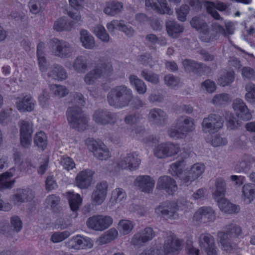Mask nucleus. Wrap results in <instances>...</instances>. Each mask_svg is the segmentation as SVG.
I'll use <instances>...</instances> for the list:
<instances>
[{
	"label": "nucleus",
	"mask_w": 255,
	"mask_h": 255,
	"mask_svg": "<svg viewBox=\"0 0 255 255\" xmlns=\"http://www.w3.org/2000/svg\"><path fill=\"white\" fill-rule=\"evenodd\" d=\"M53 27L58 31L69 30L72 27V24L67 21L66 17H62L55 21Z\"/></svg>",
	"instance_id": "ea45409f"
},
{
	"label": "nucleus",
	"mask_w": 255,
	"mask_h": 255,
	"mask_svg": "<svg viewBox=\"0 0 255 255\" xmlns=\"http://www.w3.org/2000/svg\"><path fill=\"white\" fill-rule=\"evenodd\" d=\"M80 41L85 48L92 49L95 46L94 37L87 30L80 31Z\"/></svg>",
	"instance_id": "f704fd0d"
},
{
	"label": "nucleus",
	"mask_w": 255,
	"mask_h": 255,
	"mask_svg": "<svg viewBox=\"0 0 255 255\" xmlns=\"http://www.w3.org/2000/svg\"><path fill=\"white\" fill-rule=\"evenodd\" d=\"M145 5L146 9L155 10L160 13H167L170 14L173 11L167 6L166 0H157V4L153 1V0H144Z\"/></svg>",
	"instance_id": "f3484780"
},
{
	"label": "nucleus",
	"mask_w": 255,
	"mask_h": 255,
	"mask_svg": "<svg viewBox=\"0 0 255 255\" xmlns=\"http://www.w3.org/2000/svg\"><path fill=\"white\" fill-rule=\"evenodd\" d=\"M10 225L14 231L19 232L22 227V223L19 217L14 216L10 218Z\"/></svg>",
	"instance_id": "5fc2aeb1"
},
{
	"label": "nucleus",
	"mask_w": 255,
	"mask_h": 255,
	"mask_svg": "<svg viewBox=\"0 0 255 255\" xmlns=\"http://www.w3.org/2000/svg\"><path fill=\"white\" fill-rule=\"evenodd\" d=\"M49 76L58 80H63L66 78V74L64 69L60 66L56 67L50 72Z\"/></svg>",
	"instance_id": "8fccbe9b"
},
{
	"label": "nucleus",
	"mask_w": 255,
	"mask_h": 255,
	"mask_svg": "<svg viewBox=\"0 0 255 255\" xmlns=\"http://www.w3.org/2000/svg\"><path fill=\"white\" fill-rule=\"evenodd\" d=\"M229 97L227 94H222L216 95L213 99V103L214 104L218 105L222 104L225 102L229 100Z\"/></svg>",
	"instance_id": "338daca9"
},
{
	"label": "nucleus",
	"mask_w": 255,
	"mask_h": 255,
	"mask_svg": "<svg viewBox=\"0 0 255 255\" xmlns=\"http://www.w3.org/2000/svg\"><path fill=\"white\" fill-rule=\"evenodd\" d=\"M216 85L214 82L210 80H206L202 85V88L208 93H212L216 90Z\"/></svg>",
	"instance_id": "69168bd1"
},
{
	"label": "nucleus",
	"mask_w": 255,
	"mask_h": 255,
	"mask_svg": "<svg viewBox=\"0 0 255 255\" xmlns=\"http://www.w3.org/2000/svg\"><path fill=\"white\" fill-rule=\"evenodd\" d=\"M42 44H39L37 46V57L39 68L42 72H44L47 67V63L45 57L42 55L41 48Z\"/></svg>",
	"instance_id": "603ef678"
},
{
	"label": "nucleus",
	"mask_w": 255,
	"mask_h": 255,
	"mask_svg": "<svg viewBox=\"0 0 255 255\" xmlns=\"http://www.w3.org/2000/svg\"><path fill=\"white\" fill-rule=\"evenodd\" d=\"M30 12L33 14H38L41 10L40 0H30L29 3Z\"/></svg>",
	"instance_id": "864d4df0"
},
{
	"label": "nucleus",
	"mask_w": 255,
	"mask_h": 255,
	"mask_svg": "<svg viewBox=\"0 0 255 255\" xmlns=\"http://www.w3.org/2000/svg\"><path fill=\"white\" fill-rule=\"evenodd\" d=\"M113 223V219L109 216L103 215L90 217L87 221V225L91 229L103 231L108 228Z\"/></svg>",
	"instance_id": "1a4fd4ad"
},
{
	"label": "nucleus",
	"mask_w": 255,
	"mask_h": 255,
	"mask_svg": "<svg viewBox=\"0 0 255 255\" xmlns=\"http://www.w3.org/2000/svg\"><path fill=\"white\" fill-rule=\"evenodd\" d=\"M226 183L222 178L218 179L216 182V189L213 192V196L215 199L218 197L223 196L225 192Z\"/></svg>",
	"instance_id": "49530a36"
},
{
	"label": "nucleus",
	"mask_w": 255,
	"mask_h": 255,
	"mask_svg": "<svg viewBox=\"0 0 255 255\" xmlns=\"http://www.w3.org/2000/svg\"><path fill=\"white\" fill-rule=\"evenodd\" d=\"M222 126L223 122L221 117L212 115L203 120L202 128L204 132L212 133L222 128Z\"/></svg>",
	"instance_id": "9b49d317"
},
{
	"label": "nucleus",
	"mask_w": 255,
	"mask_h": 255,
	"mask_svg": "<svg viewBox=\"0 0 255 255\" xmlns=\"http://www.w3.org/2000/svg\"><path fill=\"white\" fill-rule=\"evenodd\" d=\"M51 89L56 95L59 97H63L68 93V90L62 86L53 85Z\"/></svg>",
	"instance_id": "e2e57ef3"
},
{
	"label": "nucleus",
	"mask_w": 255,
	"mask_h": 255,
	"mask_svg": "<svg viewBox=\"0 0 255 255\" xmlns=\"http://www.w3.org/2000/svg\"><path fill=\"white\" fill-rule=\"evenodd\" d=\"M215 199L218 202L220 210L225 213L229 214L234 213L238 212L239 210L238 206L230 203L226 199L224 198L223 196L218 197V198Z\"/></svg>",
	"instance_id": "7c9ffc66"
},
{
	"label": "nucleus",
	"mask_w": 255,
	"mask_h": 255,
	"mask_svg": "<svg viewBox=\"0 0 255 255\" xmlns=\"http://www.w3.org/2000/svg\"><path fill=\"white\" fill-rule=\"evenodd\" d=\"M141 75L144 78L152 83H157L158 82V77L157 75L153 74L150 72L148 73L146 71H142Z\"/></svg>",
	"instance_id": "774afa93"
},
{
	"label": "nucleus",
	"mask_w": 255,
	"mask_h": 255,
	"mask_svg": "<svg viewBox=\"0 0 255 255\" xmlns=\"http://www.w3.org/2000/svg\"><path fill=\"white\" fill-rule=\"evenodd\" d=\"M180 241L171 238L166 241L163 249L156 246L146 250L140 255H176L180 249Z\"/></svg>",
	"instance_id": "20e7f679"
},
{
	"label": "nucleus",
	"mask_w": 255,
	"mask_h": 255,
	"mask_svg": "<svg viewBox=\"0 0 255 255\" xmlns=\"http://www.w3.org/2000/svg\"><path fill=\"white\" fill-rule=\"evenodd\" d=\"M191 203L185 201L184 203L177 204L174 202H165L160 205L155 209V212L163 217L171 218L176 210L187 211L189 207H191Z\"/></svg>",
	"instance_id": "39448f33"
},
{
	"label": "nucleus",
	"mask_w": 255,
	"mask_h": 255,
	"mask_svg": "<svg viewBox=\"0 0 255 255\" xmlns=\"http://www.w3.org/2000/svg\"><path fill=\"white\" fill-rule=\"evenodd\" d=\"M255 198V190L251 184H245L243 187L242 199L245 204L250 203Z\"/></svg>",
	"instance_id": "72a5a7b5"
},
{
	"label": "nucleus",
	"mask_w": 255,
	"mask_h": 255,
	"mask_svg": "<svg viewBox=\"0 0 255 255\" xmlns=\"http://www.w3.org/2000/svg\"><path fill=\"white\" fill-rule=\"evenodd\" d=\"M133 225L132 222L128 220H122L118 224V230L120 233L123 235H127L132 230Z\"/></svg>",
	"instance_id": "c03bdc74"
},
{
	"label": "nucleus",
	"mask_w": 255,
	"mask_h": 255,
	"mask_svg": "<svg viewBox=\"0 0 255 255\" xmlns=\"http://www.w3.org/2000/svg\"><path fill=\"white\" fill-rule=\"evenodd\" d=\"M186 166L183 161L173 163L169 170L173 176L179 178L183 184L188 185L192 181L198 179L205 171V166L201 163L194 164L189 171L185 170Z\"/></svg>",
	"instance_id": "f257e3e1"
},
{
	"label": "nucleus",
	"mask_w": 255,
	"mask_h": 255,
	"mask_svg": "<svg viewBox=\"0 0 255 255\" xmlns=\"http://www.w3.org/2000/svg\"><path fill=\"white\" fill-rule=\"evenodd\" d=\"M246 100L252 104H255V85L253 84H249L246 86Z\"/></svg>",
	"instance_id": "09e8293b"
},
{
	"label": "nucleus",
	"mask_w": 255,
	"mask_h": 255,
	"mask_svg": "<svg viewBox=\"0 0 255 255\" xmlns=\"http://www.w3.org/2000/svg\"><path fill=\"white\" fill-rule=\"evenodd\" d=\"M69 248L76 249H83L84 248H91L93 246L92 241L87 237L81 236H76L72 237L69 242Z\"/></svg>",
	"instance_id": "2eb2a0df"
},
{
	"label": "nucleus",
	"mask_w": 255,
	"mask_h": 255,
	"mask_svg": "<svg viewBox=\"0 0 255 255\" xmlns=\"http://www.w3.org/2000/svg\"><path fill=\"white\" fill-rule=\"evenodd\" d=\"M228 231L227 234L220 233L218 234L220 244L223 250L225 251H230L232 248L228 240V237H236L241 233L240 227L236 225H232L228 228Z\"/></svg>",
	"instance_id": "9d476101"
},
{
	"label": "nucleus",
	"mask_w": 255,
	"mask_h": 255,
	"mask_svg": "<svg viewBox=\"0 0 255 255\" xmlns=\"http://www.w3.org/2000/svg\"><path fill=\"white\" fill-rule=\"evenodd\" d=\"M61 164L63 168L67 170H71L75 166V164L73 160L67 156H64L62 158Z\"/></svg>",
	"instance_id": "6e6d98bb"
},
{
	"label": "nucleus",
	"mask_w": 255,
	"mask_h": 255,
	"mask_svg": "<svg viewBox=\"0 0 255 255\" xmlns=\"http://www.w3.org/2000/svg\"><path fill=\"white\" fill-rule=\"evenodd\" d=\"M111 71V67L106 69L105 68L96 69L88 73L85 79V82L89 84H92L95 80L101 77L102 75H109Z\"/></svg>",
	"instance_id": "2f4dec72"
},
{
	"label": "nucleus",
	"mask_w": 255,
	"mask_h": 255,
	"mask_svg": "<svg viewBox=\"0 0 255 255\" xmlns=\"http://www.w3.org/2000/svg\"><path fill=\"white\" fill-rule=\"evenodd\" d=\"M123 9L122 2L115 0L106 1L103 5V12L107 15L114 16L120 12Z\"/></svg>",
	"instance_id": "b1692460"
},
{
	"label": "nucleus",
	"mask_w": 255,
	"mask_h": 255,
	"mask_svg": "<svg viewBox=\"0 0 255 255\" xmlns=\"http://www.w3.org/2000/svg\"><path fill=\"white\" fill-rule=\"evenodd\" d=\"M233 107L237 117L243 120H249L251 119V113L245 103L240 99L234 101Z\"/></svg>",
	"instance_id": "ddd939ff"
},
{
	"label": "nucleus",
	"mask_w": 255,
	"mask_h": 255,
	"mask_svg": "<svg viewBox=\"0 0 255 255\" xmlns=\"http://www.w3.org/2000/svg\"><path fill=\"white\" fill-rule=\"evenodd\" d=\"M176 12L178 19L184 21L186 20V16L189 12V7L186 5H183L178 9Z\"/></svg>",
	"instance_id": "052dcab7"
},
{
	"label": "nucleus",
	"mask_w": 255,
	"mask_h": 255,
	"mask_svg": "<svg viewBox=\"0 0 255 255\" xmlns=\"http://www.w3.org/2000/svg\"><path fill=\"white\" fill-rule=\"evenodd\" d=\"M50 45L56 47V54L61 57H69L72 55L71 47L66 42L54 39L50 42Z\"/></svg>",
	"instance_id": "412c9836"
},
{
	"label": "nucleus",
	"mask_w": 255,
	"mask_h": 255,
	"mask_svg": "<svg viewBox=\"0 0 255 255\" xmlns=\"http://www.w3.org/2000/svg\"><path fill=\"white\" fill-rule=\"evenodd\" d=\"M178 127L172 128L169 131L171 137L178 138H183L185 134L194 128V125L193 121L188 118L179 120Z\"/></svg>",
	"instance_id": "0eeeda50"
},
{
	"label": "nucleus",
	"mask_w": 255,
	"mask_h": 255,
	"mask_svg": "<svg viewBox=\"0 0 255 255\" xmlns=\"http://www.w3.org/2000/svg\"><path fill=\"white\" fill-rule=\"evenodd\" d=\"M191 24L201 33L200 38L205 42L213 40L225 34L224 28L217 22H214L212 24L211 29L208 28L207 24L199 18H193L191 21Z\"/></svg>",
	"instance_id": "f03ea898"
},
{
	"label": "nucleus",
	"mask_w": 255,
	"mask_h": 255,
	"mask_svg": "<svg viewBox=\"0 0 255 255\" xmlns=\"http://www.w3.org/2000/svg\"><path fill=\"white\" fill-rule=\"evenodd\" d=\"M32 132V124L29 122H22L20 127V141L23 146L27 147L30 145Z\"/></svg>",
	"instance_id": "f8f14e48"
},
{
	"label": "nucleus",
	"mask_w": 255,
	"mask_h": 255,
	"mask_svg": "<svg viewBox=\"0 0 255 255\" xmlns=\"http://www.w3.org/2000/svg\"><path fill=\"white\" fill-rule=\"evenodd\" d=\"M166 150L162 152H157L156 154L159 156H171L177 153L179 150L178 145L172 143H166Z\"/></svg>",
	"instance_id": "37998d69"
},
{
	"label": "nucleus",
	"mask_w": 255,
	"mask_h": 255,
	"mask_svg": "<svg viewBox=\"0 0 255 255\" xmlns=\"http://www.w3.org/2000/svg\"><path fill=\"white\" fill-rule=\"evenodd\" d=\"M34 142L39 149L43 150L47 145V137L45 133L42 131L37 132L34 137Z\"/></svg>",
	"instance_id": "a18cd8bd"
},
{
	"label": "nucleus",
	"mask_w": 255,
	"mask_h": 255,
	"mask_svg": "<svg viewBox=\"0 0 255 255\" xmlns=\"http://www.w3.org/2000/svg\"><path fill=\"white\" fill-rule=\"evenodd\" d=\"M234 79V73L233 71L223 72L220 75L217 81L218 83L222 86H225L231 84Z\"/></svg>",
	"instance_id": "a19ab883"
},
{
	"label": "nucleus",
	"mask_w": 255,
	"mask_h": 255,
	"mask_svg": "<svg viewBox=\"0 0 255 255\" xmlns=\"http://www.w3.org/2000/svg\"><path fill=\"white\" fill-rule=\"evenodd\" d=\"M214 243L212 237L209 234H203L200 237V246L205 250L207 255H216Z\"/></svg>",
	"instance_id": "4be33fe9"
},
{
	"label": "nucleus",
	"mask_w": 255,
	"mask_h": 255,
	"mask_svg": "<svg viewBox=\"0 0 255 255\" xmlns=\"http://www.w3.org/2000/svg\"><path fill=\"white\" fill-rule=\"evenodd\" d=\"M67 120L73 128L79 130L86 128L88 122L87 119L81 113L79 109L69 108L67 111Z\"/></svg>",
	"instance_id": "423d86ee"
},
{
	"label": "nucleus",
	"mask_w": 255,
	"mask_h": 255,
	"mask_svg": "<svg viewBox=\"0 0 255 255\" xmlns=\"http://www.w3.org/2000/svg\"><path fill=\"white\" fill-rule=\"evenodd\" d=\"M84 0H69L70 5L75 9V11H69L67 12L69 16L76 21L81 20V16L78 10L83 7Z\"/></svg>",
	"instance_id": "cd10ccee"
},
{
	"label": "nucleus",
	"mask_w": 255,
	"mask_h": 255,
	"mask_svg": "<svg viewBox=\"0 0 255 255\" xmlns=\"http://www.w3.org/2000/svg\"><path fill=\"white\" fill-rule=\"evenodd\" d=\"M117 236L118 231L115 229H112L103 236L100 237L99 242L100 243L105 244L115 239Z\"/></svg>",
	"instance_id": "3c124183"
},
{
	"label": "nucleus",
	"mask_w": 255,
	"mask_h": 255,
	"mask_svg": "<svg viewBox=\"0 0 255 255\" xmlns=\"http://www.w3.org/2000/svg\"><path fill=\"white\" fill-rule=\"evenodd\" d=\"M165 114L161 110L154 109L150 111L149 117L153 120L160 121L165 117Z\"/></svg>",
	"instance_id": "13d9d810"
},
{
	"label": "nucleus",
	"mask_w": 255,
	"mask_h": 255,
	"mask_svg": "<svg viewBox=\"0 0 255 255\" xmlns=\"http://www.w3.org/2000/svg\"><path fill=\"white\" fill-rule=\"evenodd\" d=\"M193 219L196 221L202 220L204 222H212L215 219L214 211L210 207H202L195 213Z\"/></svg>",
	"instance_id": "5701e85b"
},
{
	"label": "nucleus",
	"mask_w": 255,
	"mask_h": 255,
	"mask_svg": "<svg viewBox=\"0 0 255 255\" xmlns=\"http://www.w3.org/2000/svg\"><path fill=\"white\" fill-rule=\"evenodd\" d=\"M134 183L141 191L149 193L152 190L155 181L148 176H140L136 178Z\"/></svg>",
	"instance_id": "a211bd4d"
},
{
	"label": "nucleus",
	"mask_w": 255,
	"mask_h": 255,
	"mask_svg": "<svg viewBox=\"0 0 255 255\" xmlns=\"http://www.w3.org/2000/svg\"><path fill=\"white\" fill-rule=\"evenodd\" d=\"M86 144L89 149L98 158L101 160L107 159L110 156L109 149L103 142L88 139L86 140Z\"/></svg>",
	"instance_id": "6e6552de"
},
{
	"label": "nucleus",
	"mask_w": 255,
	"mask_h": 255,
	"mask_svg": "<svg viewBox=\"0 0 255 255\" xmlns=\"http://www.w3.org/2000/svg\"><path fill=\"white\" fill-rule=\"evenodd\" d=\"M108 184L106 182L102 181L98 183L92 195L93 202L96 205L101 204L107 195Z\"/></svg>",
	"instance_id": "dca6fc26"
},
{
	"label": "nucleus",
	"mask_w": 255,
	"mask_h": 255,
	"mask_svg": "<svg viewBox=\"0 0 255 255\" xmlns=\"http://www.w3.org/2000/svg\"><path fill=\"white\" fill-rule=\"evenodd\" d=\"M227 143V140L221 135L215 136L211 141V144L215 147L225 145Z\"/></svg>",
	"instance_id": "680f3d73"
},
{
	"label": "nucleus",
	"mask_w": 255,
	"mask_h": 255,
	"mask_svg": "<svg viewBox=\"0 0 255 255\" xmlns=\"http://www.w3.org/2000/svg\"><path fill=\"white\" fill-rule=\"evenodd\" d=\"M154 237L152 229L146 228L141 233L137 234L134 236L132 242L134 244L145 243L151 240Z\"/></svg>",
	"instance_id": "473e14b6"
},
{
	"label": "nucleus",
	"mask_w": 255,
	"mask_h": 255,
	"mask_svg": "<svg viewBox=\"0 0 255 255\" xmlns=\"http://www.w3.org/2000/svg\"><path fill=\"white\" fill-rule=\"evenodd\" d=\"M69 236L70 233L68 231L56 233L52 236L51 240L54 243H58L66 239Z\"/></svg>",
	"instance_id": "bf43d9fd"
},
{
	"label": "nucleus",
	"mask_w": 255,
	"mask_h": 255,
	"mask_svg": "<svg viewBox=\"0 0 255 255\" xmlns=\"http://www.w3.org/2000/svg\"><path fill=\"white\" fill-rule=\"evenodd\" d=\"M157 188L165 190L169 194H173L177 190V187L170 177L164 176L159 178Z\"/></svg>",
	"instance_id": "aec40b11"
},
{
	"label": "nucleus",
	"mask_w": 255,
	"mask_h": 255,
	"mask_svg": "<svg viewBox=\"0 0 255 255\" xmlns=\"http://www.w3.org/2000/svg\"><path fill=\"white\" fill-rule=\"evenodd\" d=\"M126 199V192L121 188H116L112 191L110 203L114 205L124 202Z\"/></svg>",
	"instance_id": "e433bc0d"
},
{
	"label": "nucleus",
	"mask_w": 255,
	"mask_h": 255,
	"mask_svg": "<svg viewBox=\"0 0 255 255\" xmlns=\"http://www.w3.org/2000/svg\"><path fill=\"white\" fill-rule=\"evenodd\" d=\"M66 197L69 200L71 209L73 211H77L82 202L80 195L73 192H68L66 193Z\"/></svg>",
	"instance_id": "c9c22d12"
},
{
	"label": "nucleus",
	"mask_w": 255,
	"mask_h": 255,
	"mask_svg": "<svg viewBox=\"0 0 255 255\" xmlns=\"http://www.w3.org/2000/svg\"><path fill=\"white\" fill-rule=\"evenodd\" d=\"M93 172L90 170H85L79 172L76 178V184L82 189L88 188L93 182Z\"/></svg>",
	"instance_id": "6ab92c4d"
},
{
	"label": "nucleus",
	"mask_w": 255,
	"mask_h": 255,
	"mask_svg": "<svg viewBox=\"0 0 255 255\" xmlns=\"http://www.w3.org/2000/svg\"><path fill=\"white\" fill-rule=\"evenodd\" d=\"M204 5L206 7L207 12L210 13L213 17L216 19H220V16L216 11V9L220 11L225 10L227 5L222 2L215 3L213 2L205 1Z\"/></svg>",
	"instance_id": "bb28decb"
},
{
	"label": "nucleus",
	"mask_w": 255,
	"mask_h": 255,
	"mask_svg": "<svg viewBox=\"0 0 255 255\" xmlns=\"http://www.w3.org/2000/svg\"><path fill=\"white\" fill-rule=\"evenodd\" d=\"M183 65L186 70H193L194 69H199L201 65L199 63H196L194 61L189 60H185L183 62Z\"/></svg>",
	"instance_id": "0e129e2a"
},
{
	"label": "nucleus",
	"mask_w": 255,
	"mask_h": 255,
	"mask_svg": "<svg viewBox=\"0 0 255 255\" xmlns=\"http://www.w3.org/2000/svg\"><path fill=\"white\" fill-rule=\"evenodd\" d=\"M14 169H10L0 175V190L11 188L13 186L14 180L11 178L14 175Z\"/></svg>",
	"instance_id": "c85d7f7f"
},
{
	"label": "nucleus",
	"mask_w": 255,
	"mask_h": 255,
	"mask_svg": "<svg viewBox=\"0 0 255 255\" xmlns=\"http://www.w3.org/2000/svg\"><path fill=\"white\" fill-rule=\"evenodd\" d=\"M140 160L136 155L129 154L123 157L118 165L121 169H136L139 166Z\"/></svg>",
	"instance_id": "4468645a"
},
{
	"label": "nucleus",
	"mask_w": 255,
	"mask_h": 255,
	"mask_svg": "<svg viewBox=\"0 0 255 255\" xmlns=\"http://www.w3.org/2000/svg\"><path fill=\"white\" fill-rule=\"evenodd\" d=\"M86 67V62L82 57H78L73 65V67L75 70L81 72L83 71Z\"/></svg>",
	"instance_id": "4d7b16f0"
},
{
	"label": "nucleus",
	"mask_w": 255,
	"mask_h": 255,
	"mask_svg": "<svg viewBox=\"0 0 255 255\" xmlns=\"http://www.w3.org/2000/svg\"><path fill=\"white\" fill-rule=\"evenodd\" d=\"M32 191L26 190H20L13 196L12 201L16 205H19L25 201H30L34 197Z\"/></svg>",
	"instance_id": "c756f323"
},
{
	"label": "nucleus",
	"mask_w": 255,
	"mask_h": 255,
	"mask_svg": "<svg viewBox=\"0 0 255 255\" xmlns=\"http://www.w3.org/2000/svg\"><path fill=\"white\" fill-rule=\"evenodd\" d=\"M129 81L131 86L135 87L139 94H143L146 91V87L144 83L136 76L131 75L129 77Z\"/></svg>",
	"instance_id": "4c0bfd02"
},
{
	"label": "nucleus",
	"mask_w": 255,
	"mask_h": 255,
	"mask_svg": "<svg viewBox=\"0 0 255 255\" xmlns=\"http://www.w3.org/2000/svg\"><path fill=\"white\" fill-rule=\"evenodd\" d=\"M16 105L17 109L21 112H30L34 109L35 103L30 96L26 95L18 98Z\"/></svg>",
	"instance_id": "393cba45"
},
{
	"label": "nucleus",
	"mask_w": 255,
	"mask_h": 255,
	"mask_svg": "<svg viewBox=\"0 0 255 255\" xmlns=\"http://www.w3.org/2000/svg\"><path fill=\"white\" fill-rule=\"evenodd\" d=\"M94 120L101 124H106L110 122V116L107 113L102 111H98L94 115Z\"/></svg>",
	"instance_id": "de8ad7c7"
},
{
	"label": "nucleus",
	"mask_w": 255,
	"mask_h": 255,
	"mask_svg": "<svg viewBox=\"0 0 255 255\" xmlns=\"http://www.w3.org/2000/svg\"><path fill=\"white\" fill-rule=\"evenodd\" d=\"M166 29L168 34L173 37H176L178 33L183 30V27L174 21L167 22Z\"/></svg>",
	"instance_id": "79ce46f5"
},
{
	"label": "nucleus",
	"mask_w": 255,
	"mask_h": 255,
	"mask_svg": "<svg viewBox=\"0 0 255 255\" xmlns=\"http://www.w3.org/2000/svg\"><path fill=\"white\" fill-rule=\"evenodd\" d=\"M132 99V91L124 86L116 87L109 93L108 99L109 104L117 108H121L130 104Z\"/></svg>",
	"instance_id": "7ed1b4c3"
},
{
	"label": "nucleus",
	"mask_w": 255,
	"mask_h": 255,
	"mask_svg": "<svg viewBox=\"0 0 255 255\" xmlns=\"http://www.w3.org/2000/svg\"><path fill=\"white\" fill-rule=\"evenodd\" d=\"M107 27L110 32L116 29L123 31L126 35L130 36L134 33V30L126 25L123 21L113 20L107 24Z\"/></svg>",
	"instance_id": "a878e982"
},
{
	"label": "nucleus",
	"mask_w": 255,
	"mask_h": 255,
	"mask_svg": "<svg viewBox=\"0 0 255 255\" xmlns=\"http://www.w3.org/2000/svg\"><path fill=\"white\" fill-rule=\"evenodd\" d=\"M93 32L102 41L104 42L109 41V35L107 33L105 27L103 25L101 24L96 25L93 28Z\"/></svg>",
	"instance_id": "58836bf2"
}]
</instances>
